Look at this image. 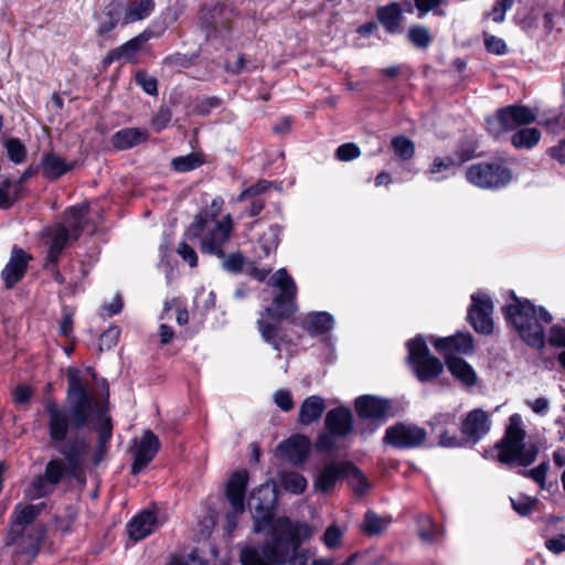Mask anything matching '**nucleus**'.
<instances>
[{"instance_id":"1a4fd4ad","label":"nucleus","mask_w":565,"mask_h":565,"mask_svg":"<svg viewBox=\"0 0 565 565\" xmlns=\"http://www.w3.org/2000/svg\"><path fill=\"white\" fill-rule=\"evenodd\" d=\"M391 408L390 401L376 396L364 395L355 398V412L359 415L355 422V434L367 439L390 415Z\"/></svg>"},{"instance_id":"a878e982","label":"nucleus","mask_w":565,"mask_h":565,"mask_svg":"<svg viewBox=\"0 0 565 565\" xmlns=\"http://www.w3.org/2000/svg\"><path fill=\"white\" fill-rule=\"evenodd\" d=\"M333 317L326 311L307 313L299 322L310 335L318 337L328 333L333 328Z\"/></svg>"},{"instance_id":"052dcab7","label":"nucleus","mask_w":565,"mask_h":565,"mask_svg":"<svg viewBox=\"0 0 565 565\" xmlns=\"http://www.w3.org/2000/svg\"><path fill=\"white\" fill-rule=\"evenodd\" d=\"M457 163V160L452 157H437L434 159L430 168L429 173L436 174L440 173L443 171H447L455 167Z\"/></svg>"},{"instance_id":"338daca9","label":"nucleus","mask_w":565,"mask_h":565,"mask_svg":"<svg viewBox=\"0 0 565 565\" xmlns=\"http://www.w3.org/2000/svg\"><path fill=\"white\" fill-rule=\"evenodd\" d=\"M484 42L487 50L491 53L503 54L507 51V45L502 39L497 36H489Z\"/></svg>"},{"instance_id":"3c124183","label":"nucleus","mask_w":565,"mask_h":565,"mask_svg":"<svg viewBox=\"0 0 565 565\" xmlns=\"http://www.w3.org/2000/svg\"><path fill=\"white\" fill-rule=\"evenodd\" d=\"M270 186H273V183L267 180H259L255 184L250 185L249 188L245 189L237 198V201L243 202L247 201L252 198H259L263 193H265Z\"/></svg>"},{"instance_id":"2eb2a0df","label":"nucleus","mask_w":565,"mask_h":565,"mask_svg":"<svg viewBox=\"0 0 565 565\" xmlns=\"http://www.w3.org/2000/svg\"><path fill=\"white\" fill-rule=\"evenodd\" d=\"M88 274L89 268L83 260L72 259L64 267L63 271L60 270L62 278L53 280L63 286L61 295L71 297L84 291L83 282Z\"/></svg>"},{"instance_id":"774afa93","label":"nucleus","mask_w":565,"mask_h":565,"mask_svg":"<svg viewBox=\"0 0 565 565\" xmlns=\"http://www.w3.org/2000/svg\"><path fill=\"white\" fill-rule=\"evenodd\" d=\"M547 550L553 553H562L565 551V535H558L556 537L550 539L545 543Z\"/></svg>"},{"instance_id":"bb28decb","label":"nucleus","mask_w":565,"mask_h":565,"mask_svg":"<svg viewBox=\"0 0 565 565\" xmlns=\"http://www.w3.org/2000/svg\"><path fill=\"white\" fill-rule=\"evenodd\" d=\"M352 469V462H330L320 472L317 487L324 492L329 491L338 480L348 477Z\"/></svg>"},{"instance_id":"6ab92c4d","label":"nucleus","mask_w":565,"mask_h":565,"mask_svg":"<svg viewBox=\"0 0 565 565\" xmlns=\"http://www.w3.org/2000/svg\"><path fill=\"white\" fill-rule=\"evenodd\" d=\"M310 439L305 435H294L276 448V457L295 466L305 462L309 455Z\"/></svg>"},{"instance_id":"5fc2aeb1","label":"nucleus","mask_w":565,"mask_h":565,"mask_svg":"<svg viewBox=\"0 0 565 565\" xmlns=\"http://www.w3.org/2000/svg\"><path fill=\"white\" fill-rule=\"evenodd\" d=\"M225 68L226 71L237 75L246 72H252L256 68V65L250 61L246 60L243 54H239L237 55L235 62H227Z\"/></svg>"},{"instance_id":"6e6552de","label":"nucleus","mask_w":565,"mask_h":565,"mask_svg":"<svg viewBox=\"0 0 565 565\" xmlns=\"http://www.w3.org/2000/svg\"><path fill=\"white\" fill-rule=\"evenodd\" d=\"M352 414L349 408L339 406L328 411L323 430L318 435L313 447L318 452L332 454L340 448L352 427Z\"/></svg>"},{"instance_id":"473e14b6","label":"nucleus","mask_w":565,"mask_h":565,"mask_svg":"<svg viewBox=\"0 0 565 565\" xmlns=\"http://www.w3.org/2000/svg\"><path fill=\"white\" fill-rule=\"evenodd\" d=\"M73 168V164L67 163L60 156L50 152L43 156L42 170L43 175L50 180H56Z\"/></svg>"},{"instance_id":"39448f33","label":"nucleus","mask_w":565,"mask_h":565,"mask_svg":"<svg viewBox=\"0 0 565 565\" xmlns=\"http://www.w3.org/2000/svg\"><path fill=\"white\" fill-rule=\"evenodd\" d=\"M84 214H68L61 223L46 226L41 232L42 244L46 256L43 268L52 279H61L58 263L65 248L71 246L82 234Z\"/></svg>"},{"instance_id":"37998d69","label":"nucleus","mask_w":565,"mask_h":565,"mask_svg":"<svg viewBox=\"0 0 565 565\" xmlns=\"http://www.w3.org/2000/svg\"><path fill=\"white\" fill-rule=\"evenodd\" d=\"M3 146L7 150L9 159L19 164L22 163L26 158V148L24 143L18 138H8L4 140Z\"/></svg>"},{"instance_id":"6e6d98bb","label":"nucleus","mask_w":565,"mask_h":565,"mask_svg":"<svg viewBox=\"0 0 565 565\" xmlns=\"http://www.w3.org/2000/svg\"><path fill=\"white\" fill-rule=\"evenodd\" d=\"M274 402L284 412H289L295 406L291 393L284 388L277 390L274 393Z\"/></svg>"},{"instance_id":"393cba45","label":"nucleus","mask_w":565,"mask_h":565,"mask_svg":"<svg viewBox=\"0 0 565 565\" xmlns=\"http://www.w3.org/2000/svg\"><path fill=\"white\" fill-rule=\"evenodd\" d=\"M149 139V132L145 128L129 127L116 131L110 139L117 150H127L141 145Z\"/></svg>"},{"instance_id":"c85d7f7f","label":"nucleus","mask_w":565,"mask_h":565,"mask_svg":"<svg viewBox=\"0 0 565 565\" xmlns=\"http://www.w3.org/2000/svg\"><path fill=\"white\" fill-rule=\"evenodd\" d=\"M326 411L324 399L319 395H311L303 399L298 413V422L308 426L318 422Z\"/></svg>"},{"instance_id":"680f3d73","label":"nucleus","mask_w":565,"mask_h":565,"mask_svg":"<svg viewBox=\"0 0 565 565\" xmlns=\"http://www.w3.org/2000/svg\"><path fill=\"white\" fill-rule=\"evenodd\" d=\"M180 257L186 262L191 267H195L198 265V255L192 246H190L186 242H181L177 249Z\"/></svg>"},{"instance_id":"603ef678","label":"nucleus","mask_w":565,"mask_h":565,"mask_svg":"<svg viewBox=\"0 0 565 565\" xmlns=\"http://www.w3.org/2000/svg\"><path fill=\"white\" fill-rule=\"evenodd\" d=\"M343 537V532L337 524H332L327 527L324 534L322 535V543L328 548H335L340 546Z\"/></svg>"},{"instance_id":"c03bdc74","label":"nucleus","mask_w":565,"mask_h":565,"mask_svg":"<svg viewBox=\"0 0 565 565\" xmlns=\"http://www.w3.org/2000/svg\"><path fill=\"white\" fill-rule=\"evenodd\" d=\"M408 41L418 49H426L431 42L429 30L424 25H413L407 32Z\"/></svg>"},{"instance_id":"ddd939ff","label":"nucleus","mask_w":565,"mask_h":565,"mask_svg":"<svg viewBox=\"0 0 565 565\" xmlns=\"http://www.w3.org/2000/svg\"><path fill=\"white\" fill-rule=\"evenodd\" d=\"M249 480L246 469L234 471L226 483L225 497L233 512L227 514V527L232 531L236 526V518L245 510V494Z\"/></svg>"},{"instance_id":"58836bf2","label":"nucleus","mask_w":565,"mask_h":565,"mask_svg":"<svg viewBox=\"0 0 565 565\" xmlns=\"http://www.w3.org/2000/svg\"><path fill=\"white\" fill-rule=\"evenodd\" d=\"M172 315H175V320L180 326H184L189 321L188 310L175 298L164 301L160 320H171Z\"/></svg>"},{"instance_id":"423d86ee","label":"nucleus","mask_w":565,"mask_h":565,"mask_svg":"<svg viewBox=\"0 0 565 565\" xmlns=\"http://www.w3.org/2000/svg\"><path fill=\"white\" fill-rule=\"evenodd\" d=\"M507 317L529 345L534 348L544 345L543 324L552 322V316L546 310L536 308L526 300H515L508 306Z\"/></svg>"},{"instance_id":"a19ab883","label":"nucleus","mask_w":565,"mask_h":565,"mask_svg":"<svg viewBox=\"0 0 565 565\" xmlns=\"http://www.w3.org/2000/svg\"><path fill=\"white\" fill-rule=\"evenodd\" d=\"M20 194L19 183H12V180L4 179L0 182V209L8 210L18 200Z\"/></svg>"},{"instance_id":"f257e3e1","label":"nucleus","mask_w":565,"mask_h":565,"mask_svg":"<svg viewBox=\"0 0 565 565\" xmlns=\"http://www.w3.org/2000/svg\"><path fill=\"white\" fill-rule=\"evenodd\" d=\"M67 390L64 405L47 398L43 403L46 430L51 446L63 458L47 461L43 475L55 487L67 477L77 479L88 451V444L78 433L90 422L94 396L87 391L82 372L70 367L66 372Z\"/></svg>"},{"instance_id":"20e7f679","label":"nucleus","mask_w":565,"mask_h":565,"mask_svg":"<svg viewBox=\"0 0 565 565\" xmlns=\"http://www.w3.org/2000/svg\"><path fill=\"white\" fill-rule=\"evenodd\" d=\"M196 214L186 230V239L198 242L200 250L223 259V268L232 274L243 271L245 259L241 253L225 255L223 246L230 239L233 222L231 214Z\"/></svg>"},{"instance_id":"b1692460","label":"nucleus","mask_w":565,"mask_h":565,"mask_svg":"<svg viewBox=\"0 0 565 565\" xmlns=\"http://www.w3.org/2000/svg\"><path fill=\"white\" fill-rule=\"evenodd\" d=\"M437 351L445 354L446 360L457 354H469L473 351L472 337L467 333H458L448 338L437 339L434 343Z\"/></svg>"},{"instance_id":"f3484780","label":"nucleus","mask_w":565,"mask_h":565,"mask_svg":"<svg viewBox=\"0 0 565 565\" xmlns=\"http://www.w3.org/2000/svg\"><path fill=\"white\" fill-rule=\"evenodd\" d=\"M160 446L158 436L150 429L145 430L140 440L136 441L131 450L134 457L131 473L138 475L146 468L158 454Z\"/></svg>"},{"instance_id":"9d476101","label":"nucleus","mask_w":565,"mask_h":565,"mask_svg":"<svg viewBox=\"0 0 565 565\" xmlns=\"http://www.w3.org/2000/svg\"><path fill=\"white\" fill-rule=\"evenodd\" d=\"M467 181L483 190H499L512 181L510 168L499 161H483L466 169Z\"/></svg>"},{"instance_id":"49530a36","label":"nucleus","mask_w":565,"mask_h":565,"mask_svg":"<svg viewBox=\"0 0 565 565\" xmlns=\"http://www.w3.org/2000/svg\"><path fill=\"white\" fill-rule=\"evenodd\" d=\"M391 145L395 154L403 160H409L415 154L414 142L405 136H397L393 138Z\"/></svg>"},{"instance_id":"412c9836","label":"nucleus","mask_w":565,"mask_h":565,"mask_svg":"<svg viewBox=\"0 0 565 565\" xmlns=\"http://www.w3.org/2000/svg\"><path fill=\"white\" fill-rule=\"evenodd\" d=\"M43 529H28L19 533L14 542L10 540V531L6 536V545L13 547L14 554H26L32 558L36 556L40 550V543L43 539Z\"/></svg>"},{"instance_id":"c9c22d12","label":"nucleus","mask_w":565,"mask_h":565,"mask_svg":"<svg viewBox=\"0 0 565 565\" xmlns=\"http://www.w3.org/2000/svg\"><path fill=\"white\" fill-rule=\"evenodd\" d=\"M54 490L55 486L49 482L42 473L33 478L25 490V495L31 500H36L52 494Z\"/></svg>"},{"instance_id":"9b49d317","label":"nucleus","mask_w":565,"mask_h":565,"mask_svg":"<svg viewBox=\"0 0 565 565\" xmlns=\"http://www.w3.org/2000/svg\"><path fill=\"white\" fill-rule=\"evenodd\" d=\"M407 349L409 367L420 382L431 381L443 372V363L430 355L428 347L422 338L409 340Z\"/></svg>"},{"instance_id":"aec40b11","label":"nucleus","mask_w":565,"mask_h":565,"mask_svg":"<svg viewBox=\"0 0 565 565\" xmlns=\"http://www.w3.org/2000/svg\"><path fill=\"white\" fill-rule=\"evenodd\" d=\"M32 256L14 245L9 262L1 271V278L7 289H12L25 275Z\"/></svg>"},{"instance_id":"a18cd8bd","label":"nucleus","mask_w":565,"mask_h":565,"mask_svg":"<svg viewBox=\"0 0 565 565\" xmlns=\"http://www.w3.org/2000/svg\"><path fill=\"white\" fill-rule=\"evenodd\" d=\"M281 486L291 493L300 494L307 488V480L298 472H286L281 476Z\"/></svg>"},{"instance_id":"f8f14e48","label":"nucleus","mask_w":565,"mask_h":565,"mask_svg":"<svg viewBox=\"0 0 565 565\" xmlns=\"http://www.w3.org/2000/svg\"><path fill=\"white\" fill-rule=\"evenodd\" d=\"M536 115L526 106L511 105L497 110L493 117L488 119V130L494 137L515 129L520 125L534 122Z\"/></svg>"},{"instance_id":"7c9ffc66","label":"nucleus","mask_w":565,"mask_h":565,"mask_svg":"<svg viewBox=\"0 0 565 565\" xmlns=\"http://www.w3.org/2000/svg\"><path fill=\"white\" fill-rule=\"evenodd\" d=\"M154 10L153 0H139L127 3L124 9L122 24H130L148 18Z\"/></svg>"},{"instance_id":"864d4df0","label":"nucleus","mask_w":565,"mask_h":565,"mask_svg":"<svg viewBox=\"0 0 565 565\" xmlns=\"http://www.w3.org/2000/svg\"><path fill=\"white\" fill-rule=\"evenodd\" d=\"M172 118V111L169 107L161 106L158 113L151 119V127L156 132H160L168 127Z\"/></svg>"},{"instance_id":"bf43d9fd","label":"nucleus","mask_w":565,"mask_h":565,"mask_svg":"<svg viewBox=\"0 0 565 565\" xmlns=\"http://www.w3.org/2000/svg\"><path fill=\"white\" fill-rule=\"evenodd\" d=\"M120 330L118 327H110L100 335L99 347L100 349L110 350L114 348L119 339Z\"/></svg>"},{"instance_id":"f704fd0d","label":"nucleus","mask_w":565,"mask_h":565,"mask_svg":"<svg viewBox=\"0 0 565 565\" xmlns=\"http://www.w3.org/2000/svg\"><path fill=\"white\" fill-rule=\"evenodd\" d=\"M226 8L224 6H215L210 12L209 15L204 13L202 19L209 29L207 34L211 35L212 32L221 33L222 30L228 31L232 26V22L230 18L225 17Z\"/></svg>"},{"instance_id":"c756f323","label":"nucleus","mask_w":565,"mask_h":565,"mask_svg":"<svg viewBox=\"0 0 565 565\" xmlns=\"http://www.w3.org/2000/svg\"><path fill=\"white\" fill-rule=\"evenodd\" d=\"M376 17L390 33H395L399 30L403 19L401 4L392 2L387 6L380 7L377 8Z\"/></svg>"},{"instance_id":"69168bd1","label":"nucleus","mask_w":565,"mask_h":565,"mask_svg":"<svg viewBox=\"0 0 565 565\" xmlns=\"http://www.w3.org/2000/svg\"><path fill=\"white\" fill-rule=\"evenodd\" d=\"M548 342L554 347L565 348V328L561 326L552 327Z\"/></svg>"},{"instance_id":"5701e85b","label":"nucleus","mask_w":565,"mask_h":565,"mask_svg":"<svg viewBox=\"0 0 565 565\" xmlns=\"http://www.w3.org/2000/svg\"><path fill=\"white\" fill-rule=\"evenodd\" d=\"M86 383H88L86 381ZM89 384H87L86 387H88ZM87 391L94 396L95 406H94V413L92 415L90 422L84 427L86 428L94 419L97 420L95 429L98 433V446H97V452L103 456L107 449L109 441L111 439L113 435V423L110 417L106 414V411L104 407H99L98 401L94 393L87 388Z\"/></svg>"},{"instance_id":"e433bc0d","label":"nucleus","mask_w":565,"mask_h":565,"mask_svg":"<svg viewBox=\"0 0 565 565\" xmlns=\"http://www.w3.org/2000/svg\"><path fill=\"white\" fill-rule=\"evenodd\" d=\"M281 227L279 225H270L266 232L263 233L259 238V248L263 255L259 257H267L276 250L280 243Z\"/></svg>"},{"instance_id":"4468645a","label":"nucleus","mask_w":565,"mask_h":565,"mask_svg":"<svg viewBox=\"0 0 565 565\" xmlns=\"http://www.w3.org/2000/svg\"><path fill=\"white\" fill-rule=\"evenodd\" d=\"M425 438L424 429L417 426L396 424L386 429L383 441L395 448H413L422 445Z\"/></svg>"},{"instance_id":"79ce46f5","label":"nucleus","mask_w":565,"mask_h":565,"mask_svg":"<svg viewBox=\"0 0 565 565\" xmlns=\"http://www.w3.org/2000/svg\"><path fill=\"white\" fill-rule=\"evenodd\" d=\"M204 163L201 154L191 152L186 156L177 157L172 160V167L175 171L188 172L192 171Z\"/></svg>"},{"instance_id":"09e8293b","label":"nucleus","mask_w":565,"mask_h":565,"mask_svg":"<svg viewBox=\"0 0 565 565\" xmlns=\"http://www.w3.org/2000/svg\"><path fill=\"white\" fill-rule=\"evenodd\" d=\"M222 99L216 96H201L194 100L193 113L201 116L209 115L213 109L218 108Z\"/></svg>"},{"instance_id":"4c0bfd02","label":"nucleus","mask_w":565,"mask_h":565,"mask_svg":"<svg viewBox=\"0 0 565 565\" xmlns=\"http://www.w3.org/2000/svg\"><path fill=\"white\" fill-rule=\"evenodd\" d=\"M119 22H122L120 9L116 6L107 7L104 15L100 18L97 34L99 36H106Z\"/></svg>"},{"instance_id":"cd10ccee","label":"nucleus","mask_w":565,"mask_h":565,"mask_svg":"<svg viewBox=\"0 0 565 565\" xmlns=\"http://www.w3.org/2000/svg\"><path fill=\"white\" fill-rule=\"evenodd\" d=\"M157 524V516L152 511L145 510L134 516L128 523V533L135 542L150 535Z\"/></svg>"},{"instance_id":"0e129e2a","label":"nucleus","mask_w":565,"mask_h":565,"mask_svg":"<svg viewBox=\"0 0 565 565\" xmlns=\"http://www.w3.org/2000/svg\"><path fill=\"white\" fill-rule=\"evenodd\" d=\"M372 488V483L366 476L355 467V497H362Z\"/></svg>"},{"instance_id":"2f4dec72","label":"nucleus","mask_w":565,"mask_h":565,"mask_svg":"<svg viewBox=\"0 0 565 565\" xmlns=\"http://www.w3.org/2000/svg\"><path fill=\"white\" fill-rule=\"evenodd\" d=\"M449 372L467 386L476 384L477 375L473 369L459 356H449L446 360Z\"/></svg>"},{"instance_id":"8fccbe9b","label":"nucleus","mask_w":565,"mask_h":565,"mask_svg":"<svg viewBox=\"0 0 565 565\" xmlns=\"http://www.w3.org/2000/svg\"><path fill=\"white\" fill-rule=\"evenodd\" d=\"M135 81L148 95H158V81L154 76L149 75L146 71H138Z\"/></svg>"},{"instance_id":"0eeeda50","label":"nucleus","mask_w":565,"mask_h":565,"mask_svg":"<svg viewBox=\"0 0 565 565\" xmlns=\"http://www.w3.org/2000/svg\"><path fill=\"white\" fill-rule=\"evenodd\" d=\"M525 431L522 428L520 415H512L509 419L503 439L498 445V459L505 465L527 467L537 457L539 448L535 444H526Z\"/></svg>"},{"instance_id":"dca6fc26","label":"nucleus","mask_w":565,"mask_h":565,"mask_svg":"<svg viewBox=\"0 0 565 565\" xmlns=\"http://www.w3.org/2000/svg\"><path fill=\"white\" fill-rule=\"evenodd\" d=\"M45 508L46 504L44 502L15 505L10 516V540L14 542L19 533L28 529H42V526L35 524L34 521Z\"/></svg>"},{"instance_id":"de8ad7c7","label":"nucleus","mask_w":565,"mask_h":565,"mask_svg":"<svg viewBox=\"0 0 565 565\" xmlns=\"http://www.w3.org/2000/svg\"><path fill=\"white\" fill-rule=\"evenodd\" d=\"M149 34L143 32L118 46V51H120L122 58L130 60L135 57V55L141 50L142 45L149 40Z\"/></svg>"},{"instance_id":"4be33fe9","label":"nucleus","mask_w":565,"mask_h":565,"mask_svg":"<svg viewBox=\"0 0 565 565\" xmlns=\"http://www.w3.org/2000/svg\"><path fill=\"white\" fill-rule=\"evenodd\" d=\"M489 429V416L481 408H476L468 413L461 425L462 435L472 444H477L481 438H483L488 434Z\"/></svg>"},{"instance_id":"a211bd4d","label":"nucleus","mask_w":565,"mask_h":565,"mask_svg":"<svg viewBox=\"0 0 565 565\" xmlns=\"http://www.w3.org/2000/svg\"><path fill=\"white\" fill-rule=\"evenodd\" d=\"M471 300L472 303L468 311V319L471 326L479 333H491L493 330L491 300L486 295L480 294L473 295Z\"/></svg>"},{"instance_id":"13d9d810","label":"nucleus","mask_w":565,"mask_h":565,"mask_svg":"<svg viewBox=\"0 0 565 565\" xmlns=\"http://www.w3.org/2000/svg\"><path fill=\"white\" fill-rule=\"evenodd\" d=\"M163 65L172 71H180L190 65V60L185 54L174 53L163 58Z\"/></svg>"},{"instance_id":"7ed1b4c3","label":"nucleus","mask_w":565,"mask_h":565,"mask_svg":"<svg viewBox=\"0 0 565 565\" xmlns=\"http://www.w3.org/2000/svg\"><path fill=\"white\" fill-rule=\"evenodd\" d=\"M268 285L276 288L273 301L264 307L257 319V330L262 339L281 358V344L291 343L285 322L298 310L297 285L286 268H280L269 278Z\"/></svg>"},{"instance_id":"4d7b16f0","label":"nucleus","mask_w":565,"mask_h":565,"mask_svg":"<svg viewBox=\"0 0 565 565\" xmlns=\"http://www.w3.org/2000/svg\"><path fill=\"white\" fill-rule=\"evenodd\" d=\"M548 467H550L548 462L543 461L537 467H535L531 470L524 471L523 475L525 477L531 478L536 483H539L541 489H545L546 488L545 478H546V472L548 470Z\"/></svg>"},{"instance_id":"e2e57ef3","label":"nucleus","mask_w":565,"mask_h":565,"mask_svg":"<svg viewBox=\"0 0 565 565\" xmlns=\"http://www.w3.org/2000/svg\"><path fill=\"white\" fill-rule=\"evenodd\" d=\"M511 502H512L513 509L519 514L526 515V514H529L532 511L533 507L536 503V500L527 498V497H522V498H519L516 500L511 499Z\"/></svg>"},{"instance_id":"72a5a7b5","label":"nucleus","mask_w":565,"mask_h":565,"mask_svg":"<svg viewBox=\"0 0 565 565\" xmlns=\"http://www.w3.org/2000/svg\"><path fill=\"white\" fill-rule=\"evenodd\" d=\"M392 519L388 515H380L374 511H367L360 524V530L367 536H376L384 533Z\"/></svg>"},{"instance_id":"ea45409f","label":"nucleus","mask_w":565,"mask_h":565,"mask_svg":"<svg viewBox=\"0 0 565 565\" xmlns=\"http://www.w3.org/2000/svg\"><path fill=\"white\" fill-rule=\"evenodd\" d=\"M541 138V134L536 128H523L514 132L511 142L515 148L530 149L535 146Z\"/></svg>"},{"instance_id":"f03ea898","label":"nucleus","mask_w":565,"mask_h":565,"mask_svg":"<svg viewBox=\"0 0 565 565\" xmlns=\"http://www.w3.org/2000/svg\"><path fill=\"white\" fill-rule=\"evenodd\" d=\"M276 500L269 487L260 486L252 492L253 530L262 533L269 527V534L260 550L253 546L241 550L242 565H306V555L299 548L311 535L310 527L288 518L274 520Z\"/></svg>"}]
</instances>
